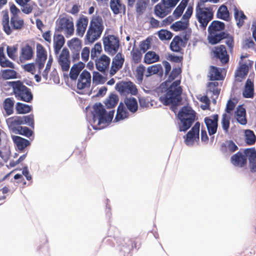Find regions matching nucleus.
Masks as SVG:
<instances>
[{"label": "nucleus", "mask_w": 256, "mask_h": 256, "mask_svg": "<svg viewBox=\"0 0 256 256\" xmlns=\"http://www.w3.org/2000/svg\"><path fill=\"white\" fill-rule=\"evenodd\" d=\"M92 80L96 84H103L104 82V77L98 72H94L93 73Z\"/></svg>", "instance_id": "62"}, {"label": "nucleus", "mask_w": 256, "mask_h": 256, "mask_svg": "<svg viewBox=\"0 0 256 256\" xmlns=\"http://www.w3.org/2000/svg\"><path fill=\"white\" fill-rule=\"evenodd\" d=\"M0 74L4 80H9L16 78V72L13 70H1Z\"/></svg>", "instance_id": "45"}, {"label": "nucleus", "mask_w": 256, "mask_h": 256, "mask_svg": "<svg viewBox=\"0 0 256 256\" xmlns=\"http://www.w3.org/2000/svg\"><path fill=\"white\" fill-rule=\"evenodd\" d=\"M218 116L214 114L209 117H206L204 121L206 126L208 134L211 136L216 132L218 126Z\"/></svg>", "instance_id": "11"}, {"label": "nucleus", "mask_w": 256, "mask_h": 256, "mask_svg": "<svg viewBox=\"0 0 256 256\" xmlns=\"http://www.w3.org/2000/svg\"><path fill=\"white\" fill-rule=\"evenodd\" d=\"M224 28V24L223 22L214 20L208 28V34H214L217 32H220Z\"/></svg>", "instance_id": "27"}, {"label": "nucleus", "mask_w": 256, "mask_h": 256, "mask_svg": "<svg viewBox=\"0 0 256 256\" xmlns=\"http://www.w3.org/2000/svg\"><path fill=\"white\" fill-rule=\"evenodd\" d=\"M162 68L160 64H156L147 68L146 72L145 74L146 77H149L154 74H162Z\"/></svg>", "instance_id": "34"}, {"label": "nucleus", "mask_w": 256, "mask_h": 256, "mask_svg": "<svg viewBox=\"0 0 256 256\" xmlns=\"http://www.w3.org/2000/svg\"><path fill=\"white\" fill-rule=\"evenodd\" d=\"M246 156L245 154L244 155L242 152H238L231 157V162L236 166L242 168L246 164Z\"/></svg>", "instance_id": "19"}, {"label": "nucleus", "mask_w": 256, "mask_h": 256, "mask_svg": "<svg viewBox=\"0 0 256 256\" xmlns=\"http://www.w3.org/2000/svg\"><path fill=\"white\" fill-rule=\"evenodd\" d=\"M218 83L216 82H210L208 84V88L210 92L212 93L213 95L216 97V98H218V96L220 92V89L218 88Z\"/></svg>", "instance_id": "51"}, {"label": "nucleus", "mask_w": 256, "mask_h": 256, "mask_svg": "<svg viewBox=\"0 0 256 256\" xmlns=\"http://www.w3.org/2000/svg\"><path fill=\"white\" fill-rule=\"evenodd\" d=\"M234 16L237 22L236 24L238 28H240L244 22V20L246 19V16L242 11H239L236 6H234Z\"/></svg>", "instance_id": "32"}, {"label": "nucleus", "mask_w": 256, "mask_h": 256, "mask_svg": "<svg viewBox=\"0 0 256 256\" xmlns=\"http://www.w3.org/2000/svg\"><path fill=\"white\" fill-rule=\"evenodd\" d=\"M36 59H46L47 56L44 48L40 44L37 45Z\"/></svg>", "instance_id": "60"}, {"label": "nucleus", "mask_w": 256, "mask_h": 256, "mask_svg": "<svg viewBox=\"0 0 256 256\" xmlns=\"http://www.w3.org/2000/svg\"><path fill=\"white\" fill-rule=\"evenodd\" d=\"M242 94L246 98H252L254 96V85L248 80L246 81Z\"/></svg>", "instance_id": "38"}, {"label": "nucleus", "mask_w": 256, "mask_h": 256, "mask_svg": "<svg viewBox=\"0 0 256 256\" xmlns=\"http://www.w3.org/2000/svg\"><path fill=\"white\" fill-rule=\"evenodd\" d=\"M160 57L155 52L149 51L147 52L144 58V62L147 64H150L158 62Z\"/></svg>", "instance_id": "35"}, {"label": "nucleus", "mask_w": 256, "mask_h": 256, "mask_svg": "<svg viewBox=\"0 0 256 256\" xmlns=\"http://www.w3.org/2000/svg\"><path fill=\"white\" fill-rule=\"evenodd\" d=\"M16 133L30 138L33 134V132L29 128L26 126H18L15 129Z\"/></svg>", "instance_id": "49"}, {"label": "nucleus", "mask_w": 256, "mask_h": 256, "mask_svg": "<svg viewBox=\"0 0 256 256\" xmlns=\"http://www.w3.org/2000/svg\"><path fill=\"white\" fill-rule=\"evenodd\" d=\"M145 67L143 65L139 66L136 69V78L139 82L143 80Z\"/></svg>", "instance_id": "61"}, {"label": "nucleus", "mask_w": 256, "mask_h": 256, "mask_svg": "<svg viewBox=\"0 0 256 256\" xmlns=\"http://www.w3.org/2000/svg\"><path fill=\"white\" fill-rule=\"evenodd\" d=\"M24 124H26L34 128V115L30 114L28 116H22Z\"/></svg>", "instance_id": "59"}, {"label": "nucleus", "mask_w": 256, "mask_h": 256, "mask_svg": "<svg viewBox=\"0 0 256 256\" xmlns=\"http://www.w3.org/2000/svg\"><path fill=\"white\" fill-rule=\"evenodd\" d=\"M214 56L218 58L223 64H226L228 61V56L227 54L226 48L224 45L216 47L214 50Z\"/></svg>", "instance_id": "17"}, {"label": "nucleus", "mask_w": 256, "mask_h": 256, "mask_svg": "<svg viewBox=\"0 0 256 256\" xmlns=\"http://www.w3.org/2000/svg\"><path fill=\"white\" fill-rule=\"evenodd\" d=\"M238 149V146L232 140H227L222 144L220 150L224 153L233 152Z\"/></svg>", "instance_id": "28"}, {"label": "nucleus", "mask_w": 256, "mask_h": 256, "mask_svg": "<svg viewBox=\"0 0 256 256\" xmlns=\"http://www.w3.org/2000/svg\"><path fill=\"white\" fill-rule=\"evenodd\" d=\"M181 70L180 68H175L172 70L171 73L170 74L168 80H166V82H170L171 81L174 80L180 74Z\"/></svg>", "instance_id": "63"}, {"label": "nucleus", "mask_w": 256, "mask_h": 256, "mask_svg": "<svg viewBox=\"0 0 256 256\" xmlns=\"http://www.w3.org/2000/svg\"><path fill=\"white\" fill-rule=\"evenodd\" d=\"M59 28L64 30L67 34L71 36L74 31V23L72 20L66 18H62L59 22Z\"/></svg>", "instance_id": "14"}, {"label": "nucleus", "mask_w": 256, "mask_h": 256, "mask_svg": "<svg viewBox=\"0 0 256 256\" xmlns=\"http://www.w3.org/2000/svg\"><path fill=\"white\" fill-rule=\"evenodd\" d=\"M53 41L54 53L56 54H58L64 44L65 40L64 36L60 34H54Z\"/></svg>", "instance_id": "21"}, {"label": "nucleus", "mask_w": 256, "mask_h": 256, "mask_svg": "<svg viewBox=\"0 0 256 256\" xmlns=\"http://www.w3.org/2000/svg\"><path fill=\"white\" fill-rule=\"evenodd\" d=\"M12 87L16 98L25 102H30L33 96L30 90L24 86L21 82L18 80L12 82Z\"/></svg>", "instance_id": "5"}, {"label": "nucleus", "mask_w": 256, "mask_h": 256, "mask_svg": "<svg viewBox=\"0 0 256 256\" xmlns=\"http://www.w3.org/2000/svg\"><path fill=\"white\" fill-rule=\"evenodd\" d=\"M103 44L104 51L109 54L114 55L118 51L120 47V40L114 35H108L103 38Z\"/></svg>", "instance_id": "6"}, {"label": "nucleus", "mask_w": 256, "mask_h": 256, "mask_svg": "<svg viewBox=\"0 0 256 256\" xmlns=\"http://www.w3.org/2000/svg\"><path fill=\"white\" fill-rule=\"evenodd\" d=\"M12 138L16 150L20 152H23L27 146L30 145V142L28 140L20 136H12Z\"/></svg>", "instance_id": "16"}, {"label": "nucleus", "mask_w": 256, "mask_h": 256, "mask_svg": "<svg viewBox=\"0 0 256 256\" xmlns=\"http://www.w3.org/2000/svg\"><path fill=\"white\" fill-rule=\"evenodd\" d=\"M131 54L135 63H138L140 61L142 54L140 50L138 48L133 49L131 52Z\"/></svg>", "instance_id": "58"}, {"label": "nucleus", "mask_w": 256, "mask_h": 256, "mask_svg": "<svg viewBox=\"0 0 256 256\" xmlns=\"http://www.w3.org/2000/svg\"><path fill=\"white\" fill-rule=\"evenodd\" d=\"M58 62L63 72L68 70L70 61V52L67 48H64L62 50L58 58Z\"/></svg>", "instance_id": "10"}, {"label": "nucleus", "mask_w": 256, "mask_h": 256, "mask_svg": "<svg viewBox=\"0 0 256 256\" xmlns=\"http://www.w3.org/2000/svg\"><path fill=\"white\" fill-rule=\"evenodd\" d=\"M230 116L226 114H224L222 116V124L224 130L227 132L230 127Z\"/></svg>", "instance_id": "55"}, {"label": "nucleus", "mask_w": 256, "mask_h": 256, "mask_svg": "<svg viewBox=\"0 0 256 256\" xmlns=\"http://www.w3.org/2000/svg\"><path fill=\"white\" fill-rule=\"evenodd\" d=\"M200 127V123L196 122L190 130L184 136V142L186 146H193L194 142L199 139Z\"/></svg>", "instance_id": "9"}, {"label": "nucleus", "mask_w": 256, "mask_h": 256, "mask_svg": "<svg viewBox=\"0 0 256 256\" xmlns=\"http://www.w3.org/2000/svg\"><path fill=\"white\" fill-rule=\"evenodd\" d=\"M124 102L128 110L132 113L136 112L138 108L136 100L134 98H126Z\"/></svg>", "instance_id": "26"}, {"label": "nucleus", "mask_w": 256, "mask_h": 256, "mask_svg": "<svg viewBox=\"0 0 256 256\" xmlns=\"http://www.w3.org/2000/svg\"><path fill=\"white\" fill-rule=\"evenodd\" d=\"M178 118L180 121L179 125L180 132H186L190 128L196 118V112L189 106L182 108L178 114Z\"/></svg>", "instance_id": "3"}, {"label": "nucleus", "mask_w": 256, "mask_h": 256, "mask_svg": "<svg viewBox=\"0 0 256 256\" xmlns=\"http://www.w3.org/2000/svg\"><path fill=\"white\" fill-rule=\"evenodd\" d=\"M245 141L248 145H252L256 142V136L254 132L250 130H244Z\"/></svg>", "instance_id": "42"}, {"label": "nucleus", "mask_w": 256, "mask_h": 256, "mask_svg": "<svg viewBox=\"0 0 256 256\" xmlns=\"http://www.w3.org/2000/svg\"><path fill=\"white\" fill-rule=\"evenodd\" d=\"M180 80L174 82L167 88L166 94L160 97V101L165 106L172 104V109L174 110L176 106L182 100V88L180 86Z\"/></svg>", "instance_id": "2"}, {"label": "nucleus", "mask_w": 256, "mask_h": 256, "mask_svg": "<svg viewBox=\"0 0 256 256\" xmlns=\"http://www.w3.org/2000/svg\"><path fill=\"white\" fill-rule=\"evenodd\" d=\"M10 28L12 30H20L24 26V20L18 16H12L10 18Z\"/></svg>", "instance_id": "30"}, {"label": "nucleus", "mask_w": 256, "mask_h": 256, "mask_svg": "<svg viewBox=\"0 0 256 256\" xmlns=\"http://www.w3.org/2000/svg\"><path fill=\"white\" fill-rule=\"evenodd\" d=\"M188 2V0H182L178 6L176 8L173 12V16L176 18H178L182 16Z\"/></svg>", "instance_id": "36"}, {"label": "nucleus", "mask_w": 256, "mask_h": 256, "mask_svg": "<svg viewBox=\"0 0 256 256\" xmlns=\"http://www.w3.org/2000/svg\"><path fill=\"white\" fill-rule=\"evenodd\" d=\"M32 106L21 102H17L16 106V110L18 114H26L32 110Z\"/></svg>", "instance_id": "44"}, {"label": "nucleus", "mask_w": 256, "mask_h": 256, "mask_svg": "<svg viewBox=\"0 0 256 256\" xmlns=\"http://www.w3.org/2000/svg\"><path fill=\"white\" fill-rule=\"evenodd\" d=\"M210 78L211 80H220L222 79V76L217 68L211 66L210 71Z\"/></svg>", "instance_id": "47"}, {"label": "nucleus", "mask_w": 256, "mask_h": 256, "mask_svg": "<svg viewBox=\"0 0 256 256\" xmlns=\"http://www.w3.org/2000/svg\"><path fill=\"white\" fill-rule=\"evenodd\" d=\"M93 109L91 125L94 129L100 130L104 128L101 124H108L112 120L114 114V110H110L107 113L100 102L96 103L93 106Z\"/></svg>", "instance_id": "1"}, {"label": "nucleus", "mask_w": 256, "mask_h": 256, "mask_svg": "<svg viewBox=\"0 0 256 256\" xmlns=\"http://www.w3.org/2000/svg\"><path fill=\"white\" fill-rule=\"evenodd\" d=\"M84 64L82 62H78L73 65L72 67L70 72V77L72 80H76L79 75L80 72L84 67Z\"/></svg>", "instance_id": "24"}, {"label": "nucleus", "mask_w": 256, "mask_h": 256, "mask_svg": "<svg viewBox=\"0 0 256 256\" xmlns=\"http://www.w3.org/2000/svg\"><path fill=\"white\" fill-rule=\"evenodd\" d=\"M183 40L180 36H176L170 44V50L174 52H180L182 50L180 46Z\"/></svg>", "instance_id": "33"}, {"label": "nucleus", "mask_w": 256, "mask_h": 256, "mask_svg": "<svg viewBox=\"0 0 256 256\" xmlns=\"http://www.w3.org/2000/svg\"><path fill=\"white\" fill-rule=\"evenodd\" d=\"M102 51V45L100 43L96 44L94 47L91 50L90 58L94 60L97 57V55L100 54Z\"/></svg>", "instance_id": "53"}, {"label": "nucleus", "mask_w": 256, "mask_h": 256, "mask_svg": "<svg viewBox=\"0 0 256 256\" xmlns=\"http://www.w3.org/2000/svg\"><path fill=\"white\" fill-rule=\"evenodd\" d=\"M189 26V22L180 20L175 22L171 26V28L174 31H181L186 30Z\"/></svg>", "instance_id": "37"}, {"label": "nucleus", "mask_w": 256, "mask_h": 256, "mask_svg": "<svg viewBox=\"0 0 256 256\" xmlns=\"http://www.w3.org/2000/svg\"><path fill=\"white\" fill-rule=\"evenodd\" d=\"M110 7L114 14L121 12L122 10L125 9V6L121 3V0H110Z\"/></svg>", "instance_id": "31"}, {"label": "nucleus", "mask_w": 256, "mask_h": 256, "mask_svg": "<svg viewBox=\"0 0 256 256\" xmlns=\"http://www.w3.org/2000/svg\"><path fill=\"white\" fill-rule=\"evenodd\" d=\"M102 30L103 26L99 20H92L86 34V40L90 42H93L100 36Z\"/></svg>", "instance_id": "7"}, {"label": "nucleus", "mask_w": 256, "mask_h": 256, "mask_svg": "<svg viewBox=\"0 0 256 256\" xmlns=\"http://www.w3.org/2000/svg\"><path fill=\"white\" fill-rule=\"evenodd\" d=\"M88 24V20L86 18L79 19L76 24V34L80 36H82Z\"/></svg>", "instance_id": "25"}, {"label": "nucleus", "mask_w": 256, "mask_h": 256, "mask_svg": "<svg viewBox=\"0 0 256 256\" xmlns=\"http://www.w3.org/2000/svg\"><path fill=\"white\" fill-rule=\"evenodd\" d=\"M97 70L102 72H104L108 68L110 59L105 54H102L98 60L95 59Z\"/></svg>", "instance_id": "15"}, {"label": "nucleus", "mask_w": 256, "mask_h": 256, "mask_svg": "<svg viewBox=\"0 0 256 256\" xmlns=\"http://www.w3.org/2000/svg\"><path fill=\"white\" fill-rule=\"evenodd\" d=\"M150 0H137L136 10L138 14H142L146 10Z\"/></svg>", "instance_id": "43"}, {"label": "nucleus", "mask_w": 256, "mask_h": 256, "mask_svg": "<svg viewBox=\"0 0 256 256\" xmlns=\"http://www.w3.org/2000/svg\"><path fill=\"white\" fill-rule=\"evenodd\" d=\"M244 154L248 158L250 171L256 172V150L254 148H247L244 150Z\"/></svg>", "instance_id": "18"}, {"label": "nucleus", "mask_w": 256, "mask_h": 256, "mask_svg": "<svg viewBox=\"0 0 256 256\" xmlns=\"http://www.w3.org/2000/svg\"><path fill=\"white\" fill-rule=\"evenodd\" d=\"M68 46L72 51H80L82 48L80 40L74 38L68 42Z\"/></svg>", "instance_id": "46"}, {"label": "nucleus", "mask_w": 256, "mask_h": 256, "mask_svg": "<svg viewBox=\"0 0 256 256\" xmlns=\"http://www.w3.org/2000/svg\"><path fill=\"white\" fill-rule=\"evenodd\" d=\"M2 26L4 32L10 35L12 34V28L9 24V17L8 14H5L2 18Z\"/></svg>", "instance_id": "50"}, {"label": "nucleus", "mask_w": 256, "mask_h": 256, "mask_svg": "<svg viewBox=\"0 0 256 256\" xmlns=\"http://www.w3.org/2000/svg\"><path fill=\"white\" fill-rule=\"evenodd\" d=\"M118 102V97L116 94H111L108 98L106 99L104 102L106 106L108 108H114Z\"/></svg>", "instance_id": "48"}, {"label": "nucleus", "mask_w": 256, "mask_h": 256, "mask_svg": "<svg viewBox=\"0 0 256 256\" xmlns=\"http://www.w3.org/2000/svg\"><path fill=\"white\" fill-rule=\"evenodd\" d=\"M248 66L246 64L241 65L239 70L236 74V76L242 78L248 74Z\"/></svg>", "instance_id": "57"}, {"label": "nucleus", "mask_w": 256, "mask_h": 256, "mask_svg": "<svg viewBox=\"0 0 256 256\" xmlns=\"http://www.w3.org/2000/svg\"><path fill=\"white\" fill-rule=\"evenodd\" d=\"M196 16L202 28L204 30L214 16L211 8L202 7V4H198L196 8Z\"/></svg>", "instance_id": "4"}, {"label": "nucleus", "mask_w": 256, "mask_h": 256, "mask_svg": "<svg viewBox=\"0 0 256 256\" xmlns=\"http://www.w3.org/2000/svg\"><path fill=\"white\" fill-rule=\"evenodd\" d=\"M129 117V113L124 104L120 102L117 108L116 114L114 121L117 122L128 118Z\"/></svg>", "instance_id": "22"}, {"label": "nucleus", "mask_w": 256, "mask_h": 256, "mask_svg": "<svg viewBox=\"0 0 256 256\" xmlns=\"http://www.w3.org/2000/svg\"><path fill=\"white\" fill-rule=\"evenodd\" d=\"M216 15L218 18L228 20L229 18V12L227 7L224 5L221 6L218 10Z\"/></svg>", "instance_id": "41"}, {"label": "nucleus", "mask_w": 256, "mask_h": 256, "mask_svg": "<svg viewBox=\"0 0 256 256\" xmlns=\"http://www.w3.org/2000/svg\"><path fill=\"white\" fill-rule=\"evenodd\" d=\"M91 76L90 73L86 70H84L80 76L77 84V88L79 90H82L90 86Z\"/></svg>", "instance_id": "13"}, {"label": "nucleus", "mask_w": 256, "mask_h": 256, "mask_svg": "<svg viewBox=\"0 0 256 256\" xmlns=\"http://www.w3.org/2000/svg\"><path fill=\"white\" fill-rule=\"evenodd\" d=\"M17 49V46H8L6 48L8 56L12 60H15L17 58V56L16 54Z\"/></svg>", "instance_id": "56"}, {"label": "nucleus", "mask_w": 256, "mask_h": 256, "mask_svg": "<svg viewBox=\"0 0 256 256\" xmlns=\"http://www.w3.org/2000/svg\"><path fill=\"white\" fill-rule=\"evenodd\" d=\"M158 36L160 40H169L172 36V34L167 30H162L158 32Z\"/></svg>", "instance_id": "54"}, {"label": "nucleus", "mask_w": 256, "mask_h": 256, "mask_svg": "<svg viewBox=\"0 0 256 256\" xmlns=\"http://www.w3.org/2000/svg\"><path fill=\"white\" fill-rule=\"evenodd\" d=\"M154 11L156 16L163 18L170 13L171 10L166 7L162 3H160L155 6Z\"/></svg>", "instance_id": "23"}, {"label": "nucleus", "mask_w": 256, "mask_h": 256, "mask_svg": "<svg viewBox=\"0 0 256 256\" xmlns=\"http://www.w3.org/2000/svg\"><path fill=\"white\" fill-rule=\"evenodd\" d=\"M7 122L10 124V126L24 124L22 116L10 118L8 119Z\"/></svg>", "instance_id": "52"}, {"label": "nucleus", "mask_w": 256, "mask_h": 256, "mask_svg": "<svg viewBox=\"0 0 256 256\" xmlns=\"http://www.w3.org/2000/svg\"><path fill=\"white\" fill-rule=\"evenodd\" d=\"M227 34L224 32H219L218 33H214V34H209L208 36L210 43L212 44L219 42L221 40L224 39L226 37Z\"/></svg>", "instance_id": "29"}, {"label": "nucleus", "mask_w": 256, "mask_h": 256, "mask_svg": "<svg viewBox=\"0 0 256 256\" xmlns=\"http://www.w3.org/2000/svg\"><path fill=\"white\" fill-rule=\"evenodd\" d=\"M116 90L122 94H130L136 96L138 94L136 86L132 82H122L116 84Z\"/></svg>", "instance_id": "8"}, {"label": "nucleus", "mask_w": 256, "mask_h": 256, "mask_svg": "<svg viewBox=\"0 0 256 256\" xmlns=\"http://www.w3.org/2000/svg\"><path fill=\"white\" fill-rule=\"evenodd\" d=\"M52 61V59L51 58V56H50L49 58V60L46 64V67L42 74V76L45 80H48V74L50 69Z\"/></svg>", "instance_id": "64"}, {"label": "nucleus", "mask_w": 256, "mask_h": 256, "mask_svg": "<svg viewBox=\"0 0 256 256\" xmlns=\"http://www.w3.org/2000/svg\"><path fill=\"white\" fill-rule=\"evenodd\" d=\"M124 61V58L121 53L118 52L113 58L110 70V74L114 76L120 69Z\"/></svg>", "instance_id": "12"}, {"label": "nucleus", "mask_w": 256, "mask_h": 256, "mask_svg": "<svg viewBox=\"0 0 256 256\" xmlns=\"http://www.w3.org/2000/svg\"><path fill=\"white\" fill-rule=\"evenodd\" d=\"M14 100L12 98H6L4 102V108L7 115L9 116L13 113Z\"/></svg>", "instance_id": "39"}, {"label": "nucleus", "mask_w": 256, "mask_h": 256, "mask_svg": "<svg viewBox=\"0 0 256 256\" xmlns=\"http://www.w3.org/2000/svg\"><path fill=\"white\" fill-rule=\"evenodd\" d=\"M34 52L30 46L26 44L21 48L20 56V60L22 62L25 60H28L33 57Z\"/></svg>", "instance_id": "20"}, {"label": "nucleus", "mask_w": 256, "mask_h": 256, "mask_svg": "<svg viewBox=\"0 0 256 256\" xmlns=\"http://www.w3.org/2000/svg\"><path fill=\"white\" fill-rule=\"evenodd\" d=\"M0 66L2 68H14V64L6 57L1 48H0Z\"/></svg>", "instance_id": "40"}]
</instances>
